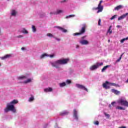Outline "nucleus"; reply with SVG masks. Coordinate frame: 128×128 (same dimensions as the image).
Returning a JSON list of instances; mask_svg holds the SVG:
<instances>
[{
  "label": "nucleus",
  "mask_w": 128,
  "mask_h": 128,
  "mask_svg": "<svg viewBox=\"0 0 128 128\" xmlns=\"http://www.w3.org/2000/svg\"><path fill=\"white\" fill-rule=\"evenodd\" d=\"M18 80H26V76H22L18 78Z\"/></svg>",
  "instance_id": "nucleus-24"
},
{
  "label": "nucleus",
  "mask_w": 128,
  "mask_h": 128,
  "mask_svg": "<svg viewBox=\"0 0 128 128\" xmlns=\"http://www.w3.org/2000/svg\"><path fill=\"white\" fill-rule=\"evenodd\" d=\"M111 28H112V26H110V27H109V28L108 30V32H109L110 34H111L112 33V30H111Z\"/></svg>",
  "instance_id": "nucleus-26"
},
{
  "label": "nucleus",
  "mask_w": 128,
  "mask_h": 128,
  "mask_svg": "<svg viewBox=\"0 0 128 128\" xmlns=\"http://www.w3.org/2000/svg\"><path fill=\"white\" fill-rule=\"evenodd\" d=\"M116 110H126V108H122V106H118L116 107Z\"/></svg>",
  "instance_id": "nucleus-23"
},
{
  "label": "nucleus",
  "mask_w": 128,
  "mask_h": 128,
  "mask_svg": "<svg viewBox=\"0 0 128 128\" xmlns=\"http://www.w3.org/2000/svg\"><path fill=\"white\" fill-rule=\"evenodd\" d=\"M126 16H128V12L126 13L125 14H124L122 16H120L118 18V20H124V18Z\"/></svg>",
  "instance_id": "nucleus-11"
},
{
  "label": "nucleus",
  "mask_w": 128,
  "mask_h": 128,
  "mask_svg": "<svg viewBox=\"0 0 128 128\" xmlns=\"http://www.w3.org/2000/svg\"><path fill=\"white\" fill-rule=\"evenodd\" d=\"M34 100V96H32L31 97H30L29 98L28 102H32Z\"/></svg>",
  "instance_id": "nucleus-28"
},
{
  "label": "nucleus",
  "mask_w": 128,
  "mask_h": 128,
  "mask_svg": "<svg viewBox=\"0 0 128 128\" xmlns=\"http://www.w3.org/2000/svg\"><path fill=\"white\" fill-rule=\"evenodd\" d=\"M74 16H76V15H74V14H71V15H69L68 16H66V18H74Z\"/></svg>",
  "instance_id": "nucleus-27"
},
{
  "label": "nucleus",
  "mask_w": 128,
  "mask_h": 128,
  "mask_svg": "<svg viewBox=\"0 0 128 128\" xmlns=\"http://www.w3.org/2000/svg\"><path fill=\"white\" fill-rule=\"evenodd\" d=\"M97 10H98L97 11V14L102 12L104 10V6L98 5V6L97 7Z\"/></svg>",
  "instance_id": "nucleus-10"
},
{
  "label": "nucleus",
  "mask_w": 128,
  "mask_h": 128,
  "mask_svg": "<svg viewBox=\"0 0 128 128\" xmlns=\"http://www.w3.org/2000/svg\"><path fill=\"white\" fill-rule=\"evenodd\" d=\"M110 65H107L106 66H104L102 70V72H104L108 68H110Z\"/></svg>",
  "instance_id": "nucleus-20"
},
{
  "label": "nucleus",
  "mask_w": 128,
  "mask_h": 128,
  "mask_svg": "<svg viewBox=\"0 0 128 128\" xmlns=\"http://www.w3.org/2000/svg\"><path fill=\"white\" fill-rule=\"evenodd\" d=\"M94 124H96V126H98V124H100V122H98V120L94 121Z\"/></svg>",
  "instance_id": "nucleus-34"
},
{
  "label": "nucleus",
  "mask_w": 128,
  "mask_h": 128,
  "mask_svg": "<svg viewBox=\"0 0 128 128\" xmlns=\"http://www.w3.org/2000/svg\"><path fill=\"white\" fill-rule=\"evenodd\" d=\"M44 56H50V58H54V54L48 55L47 54H44L40 56V58H44Z\"/></svg>",
  "instance_id": "nucleus-12"
},
{
  "label": "nucleus",
  "mask_w": 128,
  "mask_h": 128,
  "mask_svg": "<svg viewBox=\"0 0 128 128\" xmlns=\"http://www.w3.org/2000/svg\"><path fill=\"white\" fill-rule=\"evenodd\" d=\"M114 104H116V102H112L111 103V104H112V106H114Z\"/></svg>",
  "instance_id": "nucleus-41"
},
{
  "label": "nucleus",
  "mask_w": 128,
  "mask_h": 128,
  "mask_svg": "<svg viewBox=\"0 0 128 128\" xmlns=\"http://www.w3.org/2000/svg\"><path fill=\"white\" fill-rule=\"evenodd\" d=\"M98 10V7L97 8H92L93 10Z\"/></svg>",
  "instance_id": "nucleus-42"
},
{
  "label": "nucleus",
  "mask_w": 128,
  "mask_h": 128,
  "mask_svg": "<svg viewBox=\"0 0 128 128\" xmlns=\"http://www.w3.org/2000/svg\"><path fill=\"white\" fill-rule=\"evenodd\" d=\"M70 114V112L68 111H64L60 112V116H66Z\"/></svg>",
  "instance_id": "nucleus-15"
},
{
  "label": "nucleus",
  "mask_w": 128,
  "mask_h": 128,
  "mask_svg": "<svg viewBox=\"0 0 128 128\" xmlns=\"http://www.w3.org/2000/svg\"><path fill=\"white\" fill-rule=\"evenodd\" d=\"M109 106H110H110H110V104L109 105Z\"/></svg>",
  "instance_id": "nucleus-51"
},
{
  "label": "nucleus",
  "mask_w": 128,
  "mask_h": 128,
  "mask_svg": "<svg viewBox=\"0 0 128 128\" xmlns=\"http://www.w3.org/2000/svg\"><path fill=\"white\" fill-rule=\"evenodd\" d=\"M22 32H23V34H28V30H26V28H23Z\"/></svg>",
  "instance_id": "nucleus-31"
},
{
  "label": "nucleus",
  "mask_w": 128,
  "mask_h": 128,
  "mask_svg": "<svg viewBox=\"0 0 128 128\" xmlns=\"http://www.w3.org/2000/svg\"><path fill=\"white\" fill-rule=\"evenodd\" d=\"M128 40V37L121 40H120L121 44H122L124 42V40Z\"/></svg>",
  "instance_id": "nucleus-30"
},
{
  "label": "nucleus",
  "mask_w": 128,
  "mask_h": 128,
  "mask_svg": "<svg viewBox=\"0 0 128 128\" xmlns=\"http://www.w3.org/2000/svg\"><path fill=\"white\" fill-rule=\"evenodd\" d=\"M76 86L78 88H81V90H86V92H88V88H86L84 85L76 84Z\"/></svg>",
  "instance_id": "nucleus-8"
},
{
  "label": "nucleus",
  "mask_w": 128,
  "mask_h": 128,
  "mask_svg": "<svg viewBox=\"0 0 128 128\" xmlns=\"http://www.w3.org/2000/svg\"><path fill=\"white\" fill-rule=\"evenodd\" d=\"M17 38H22V35H19V36H17Z\"/></svg>",
  "instance_id": "nucleus-44"
},
{
  "label": "nucleus",
  "mask_w": 128,
  "mask_h": 128,
  "mask_svg": "<svg viewBox=\"0 0 128 128\" xmlns=\"http://www.w3.org/2000/svg\"><path fill=\"white\" fill-rule=\"evenodd\" d=\"M18 102V100H14L11 102H10V104H16Z\"/></svg>",
  "instance_id": "nucleus-19"
},
{
  "label": "nucleus",
  "mask_w": 128,
  "mask_h": 128,
  "mask_svg": "<svg viewBox=\"0 0 128 128\" xmlns=\"http://www.w3.org/2000/svg\"><path fill=\"white\" fill-rule=\"evenodd\" d=\"M122 8H124V6L122 5H119V6L115 7L114 10H122Z\"/></svg>",
  "instance_id": "nucleus-16"
},
{
  "label": "nucleus",
  "mask_w": 128,
  "mask_h": 128,
  "mask_svg": "<svg viewBox=\"0 0 128 128\" xmlns=\"http://www.w3.org/2000/svg\"><path fill=\"white\" fill-rule=\"evenodd\" d=\"M73 116L74 120H78V111L76 109H74L73 110Z\"/></svg>",
  "instance_id": "nucleus-9"
},
{
  "label": "nucleus",
  "mask_w": 128,
  "mask_h": 128,
  "mask_svg": "<svg viewBox=\"0 0 128 128\" xmlns=\"http://www.w3.org/2000/svg\"><path fill=\"white\" fill-rule=\"evenodd\" d=\"M10 58V54H6L4 56L0 58H1V60H6V58Z\"/></svg>",
  "instance_id": "nucleus-18"
},
{
  "label": "nucleus",
  "mask_w": 128,
  "mask_h": 128,
  "mask_svg": "<svg viewBox=\"0 0 128 128\" xmlns=\"http://www.w3.org/2000/svg\"><path fill=\"white\" fill-rule=\"evenodd\" d=\"M100 22H101V20L100 19H99L98 21V26H100Z\"/></svg>",
  "instance_id": "nucleus-39"
},
{
  "label": "nucleus",
  "mask_w": 128,
  "mask_h": 128,
  "mask_svg": "<svg viewBox=\"0 0 128 128\" xmlns=\"http://www.w3.org/2000/svg\"><path fill=\"white\" fill-rule=\"evenodd\" d=\"M56 14V12H54V13H52V12H50V14Z\"/></svg>",
  "instance_id": "nucleus-47"
},
{
  "label": "nucleus",
  "mask_w": 128,
  "mask_h": 128,
  "mask_svg": "<svg viewBox=\"0 0 128 128\" xmlns=\"http://www.w3.org/2000/svg\"><path fill=\"white\" fill-rule=\"evenodd\" d=\"M44 92H52V88H46L44 89Z\"/></svg>",
  "instance_id": "nucleus-17"
},
{
  "label": "nucleus",
  "mask_w": 128,
  "mask_h": 128,
  "mask_svg": "<svg viewBox=\"0 0 128 128\" xmlns=\"http://www.w3.org/2000/svg\"><path fill=\"white\" fill-rule=\"evenodd\" d=\"M118 128H126V126H122L118 127Z\"/></svg>",
  "instance_id": "nucleus-43"
},
{
  "label": "nucleus",
  "mask_w": 128,
  "mask_h": 128,
  "mask_svg": "<svg viewBox=\"0 0 128 128\" xmlns=\"http://www.w3.org/2000/svg\"><path fill=\"white\" fill-rule=\"evenodd\" d=\"M32 78H28L27 80L24 81V84H28V82H32Z\"/></svg>",
  "instance_id": "nucleus-21"
},
{
  "label": "nucleus",
  "mask_w": 128,
  "mask_h": 128,
  "mask_svg": "<svg viewBox=\"0 0 128 128\" xmlns=\"http://www.w3.org/2000/svg\"><path fill=\"white\" fill-rule=\"evenodd\" d=\"M116 18V15H114L110 18V20H114V18Z\"/></svg>",
  "instance_id": "nucleus-37"
},
{
  "label": "nucleus",
  "mask_w": 128,
  "mask_h": 128,
  "mask_svg": "<svg viewBox=\"0 0 128 128\" xmlns=\"http://www.w3.org/2000/svg\"><path fill=\"white\" fill-rule=\"evenodd\" d=\"M102 0H100L98 6H102Z\"/></svg>",
  "instance_id": "nucleus-40"
},
{
  "label": "nucleus",
  "mask_w": 128,
  "mask_h": 128,
  "mask_svg": "<svg viewBox=\"0 0 128 128\" xmlns=\"http://www.w3.org/2000/svg\"><path fill=\"white\" fill-rule=\"evenodd\" d=\"M116 28H122V26H120V25H118L116 26Z\"/></svg>",
  "instance_id": "nucleus-45"
},
{
  "label": "nucleus",
  "mask_w": 128,
  "mask_h": 128,
  "mask_svg": "<svg viewBox=\"0 0 128 128\" xmlns=\"http://www.w3.org/2000/svg\"><path fill=\"white\" fill-rule=\"evenodd\" d=\"M48 36H50V38H54V35L50 33H48L47 34Z\"/></svg>",
  "instance_id": "nucleus-36"
},
{
  "label": "nucleus",
  "mask_w": 128,
  "mask_h": 128,
  "mask_svg": "<svg viewBox=\"0 0 128 128\" xmlns=\"http://www.w3.org/2000/svg\"><path fill=\"white\" fill-rule=\"evenodd\" d=\"M104 116H106V118H110V114H106V113H104Z\"/></svg>",
  "instance_id": "nucleus-38"
},
{
  "label": "nucleus",
  "mask_w": 128,
  "mask_h": 128,
  "mask_svg": "<svg viewBox=\"0 0 128 128\" xmlns=\"http://www.w3.org/2000/svg\"><path fill=\"white\" fill-rule=\"evenodd\" d=\"M86 36H82L81 38L82 40L80 41V43L81 44H82L83 46L88 44V41L87 40H84V38H86Z\"/></svg>",
  "instance_id": "nucleus-7"
},
{
  "label": "nucleus",
  "mask_w": 128,
  "mask_h": 128,
  "mask_svg": "<svg viewBox=\"0 0 128 128\" xmlns=\"http://www.w3.org/2000/svg\"><path fill=\"white\" fill-rule=\"evenodd\" d=\"M123 54H122L120 55V58L118 60H116V62H119L120 61V60H122V55Z\"/></svg>",
  "instance_id": "nucleus-33"
},
{
  "label": "nucleus",
  "mask_w": 128,
  "mask_h": 128,
  "mask_svg": "<svg viewBox=\"0 0 128 128\" xmlns=\"http://www.w3.org/2000/svg\"><path fill=\"white\" fill-rule=\"evenodd\" d=\"M112 92L116 95L120 94V92L118 90H116L115 89H112Z\"/></svg>",
  "instance_id": "nucleus-14"
},
{
  "label": "nucleus",
  "mask_w": 128,
  "mask_h": 128,
  "mask_svg": "<svg viewBox=\"0 0 128 128\" xmlns=\"http://www.w3.org/2000/svg\"><path fill=\"white\" fill-rule=\"evenodd\" d=\"M66 1V0H64L62 1H61V2H65Z\"/></svg>",
  "instance_id": "nucleus-48"
},
{
  "label": "nucleus",
  "mask_w": 128,
  "mask_h": 128,
  "mask_svg": "<svg viewBox=\"0 0 128 128\" xmlns=\"http://www.w3.org/2000/svg\"><path fill=\"white\" fill-rule=\"evenodd\" d=\"M103 62H96V64H94L91 66L90 69V70H96L99 66H103Z\"/></svg>",
  "instance_id": "nucleus-5"
},
{
  "label": "nucleus",
  "mask_w": 128,
  "mask_h": 128,
  "mask_svg": "<svg viewBox=\"0 0 128 128\" xmlns=\"http://www.w3.org/2000/svg\"><path fill=\"white\" fill-rule=\"evenodd\" d=\"M10 110L12 112H16V110L14 108V106L12 104H8L6 108L4 109V112H10Z\"/></svg>",
  "instance_id": "nucleus-2"
},
{
  "label": "nucleus",
  "mask_w": 128,
  "mask_h": 128,
  "mask_svg": "<svg viewBox=\"0 0 128 128\" xmlns=\"http://www.w3.org/2000/svg\"><path fill=\"white\" fill-rule=\"evenodd\" d=\"M86 24H84L82 28L80 30V32L74 33L73 36H82V34H84L86 32Z\"/></svg>",
  "instance_id": "nucleus-4"
},
{
  "label": "nucleus",
  "mask_w": 128,
  "mask_h": 128,
  "mask_svg": "<svg viewBox=\"0 0 128 128\" xmlns=\"http://www.w3.org/2000/svg\"><path fill=\"white\" fill-rule=\"evenodd\" d=\"M108 84H110V86H113L120 87V85H118V84H116V83H110V82L106 81L105 83L103 84V88H106V90L110 88V87L109 86L107 85Z\"/></svg>",
  "instance_id": "nucleus-3"
},
{
  "label": "nucleus",
  "mask_w": 128,
  "mask_h": 128,
  "mask_svg": "<svg viewBox=\"0 0 128 128\" xmlns=\"http://www.w3.org/2000/svg\"><path fill=\"white\" fill-rule=\"evenodd\" d=\"M16 10H13L12 12V16H16Z\"/></svg>",
  "instance_id": "nucleus-32"
},
{
  "label": "nucleus",
  "mask_w": 128,
  "mask_h": 128,
  "mask_svg": "<svg viewBox=\"0 0 128 128\" xmlns=\"http://www.w3.org/2000/svg\"><path fill=\"white\" fill-rule=\"evenodd\" d=\"M32 30L33 32H36V26L32 25Z\"/></svg>",
  "instance_id": "nucleus-25"
},
{
  "label": "nucleus",
  "mask_w": 128,
  "mask_h": 128,
  "mask_svg": "<svg viewBox=\"0 0 128 128\" xmlns=\"http://www.w3.org/2000/svg\"><path fill=\"white\" fill-rule=\"evenodd\" d=\"M55 28H58V30H62L63 32H68V30L64 28H62L60 26H55Z\"/></svg>",
  "instance_id": "nucleus-13"
},
{
  "label": "nucleus",
  "mask_w": 128,
  "mask_h": 128,
  "mask_svg": "<svg viewBox=\"0 0 128 128\" xmlns=\"http://www.w3.org/2000/svg\"><path fill=\"white\" fill-rule=\"evenodd\" d=\"M69 60L70 59L68 58L61 59L57 60L54 62L51 63V64L54 68H59L60 66V64H66L67 62H68Z\"/></svg>",
  "instance_id": "nucleus-1"
},
{
  "label": "nucleus",
  "mask_w": 128,
  "mask_h": 128,
  "mask_svg": "<svg viewBox=\"0 0 128 128\" xmlns=\"http://www.w3.org/2000/svg\"><path fill=\"white\" fill-rule=\"evenodd\" d=\"M66 84H72V80H66Z\"/></svg>",
  "instance_id": "nucleus-35"
},
{
  "label": "nucleus",
  "mask_w": 128,
  "mask_h": 128,
  "mask_svg": "<svg viewBox=\"0 0 128 128\" xmlns=\"http://www.w3.org/2000/svg\"><path fill=\"white\" fill-rule=\"evenodd\" d=\"M21 50H24V48L22 47V48H21Z\"/></svg>",
  "instance_id": "nucleus-49"
},
{
  "label": "nucleus",
  "mask_w": 128,
  "mask_h": 128,
  "mask_svg": "<svg viewBox=\"0 0 128 128\" xmlns=\"http://www.w3.org/2000/svg\"><path fill=\"white\" fill-rule=\"evenodd\" d=\"M56 38V40H58V41L60 40V39H58V38Z\"/></svg>",
  "instance_id": "nucleus-46"
},
{
  "label": "nucleus",
  "mask_w": 128,
  "mask_h": 128,
  "mask_svg": "<svg viewBox=\"0 0 128 128\" xmlns=\"http://www.w3.org/2000/svg\"><path fill=\"white\" fill-rule=\"evenodd\" d=\"M59 85L60 88H64V86H66V82H63L59 84Z\"/></svg>",
  "instance_id": "nucleus-22"
},
{
  "label": "nucleus",
  "mask_w": 128,
  "mask_h": 128,
  "mask_svg": "<svg viewBox=\"0 0 128 128\" xmlns=\"http://www.w3.org/2000/svg\"><path fill=\"white\" fill-rule=\"evenodd\" d=\"M62 12V10H57V12L54 13V14H60Z\"/></svg>",
  "instance_id": "nucleus-29"
},
{
  "label": "nucleus",
  "mask_w": 128,
  "mask_h": 128,
  "mask_svg": "<svg viewBox=\"0 0 128 128\" xmlns=\"http://www.w3.org/2000/svg\"><path fill=\"white\" fill-rule=\"evenodd\" d=\"M110 42V40H108V42Z\"/></svg>",
  "instance_id": "nucleus-50"
},
{
  "label": "nucleus",
  "mask_w": 128,
  "mask_h": 128,
  "mask_svg": "<svg viewBox=\"0 0 128 128\" xmlns=\"http://www.w3.org/2000/svg\"><path fill=\"white\" fill-rule=\"evenodd\" d=\"M118 104H121V106H126L128 108V102L126 100H124V98H120L118 100Z\"/></svg>",
  "instance_id": "nucleus-6"
}]
</instances>
